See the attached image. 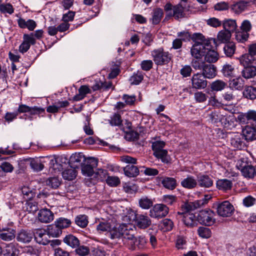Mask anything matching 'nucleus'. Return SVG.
Returning <instances> with one entry per match:
<instances>
[{"instance_id":"obj_4","label":"nucleus","mask_w":256,"mask_h":256,"mask_svg":"<svg viewBox=\"0 0 256 256\" xmlns=\"http://www.w3.org/2000/svg\"><path fill=\"white\" fill-rule=\"evenodd\" d=\"M237 166L245 178H252L254 176L256 173L254 168L248 164L247 160L244 158H242L238 161Z\"/></svg>"},{"instance_id":"obj_54","label":"nucleus","mask_w":256,"mask_h":256,"mask_svg":"<svg viewBox=\"0 0 256 256\" xmlns=\"http://www.w3.org/2000/svg\"><path fill=\"white\" fill-rule=\"evenodd\" d=\"M198 236L204 238H208L211 236L212 232L209 228L200 226L198 230Z\"/></svg>"},{"instance_id":"obj_30","label":"nucleus","mask_w":256,"mask_h":256,"mask_svg":"<svg viewBox=\"0 0 256 256\" xmlns=\"http://www.w3.org/2000/svg\"><path fill=\"white\" fill-rule=\"evenodd\" d=\"M18 24L20 28H27L30 30H33L36 26V24L34 20L30 19L26 21L24 19L21 18L18 20Z\"/></svg>"},{"instance_id":"obj_28","label":"nucleus","mask_w":256,"mask_h":256,"mask_svg":"<svg viewBox=\"0 0 256 256\" xmlns=\"http://www.w3.org/2000/svg\"><path fill=\"white\" fill-rule=\"evenodd\" d=\"M242 133L245 140L251 141L256 139V130L254 127L248 126H245Z\"/></svg>"},{"instance_id":"obj_47","label":"nucleus","mask_w":256,"mask_h":256,"mask_svg":"<svg viewBox=\"0 0 256 256\" xmlns=\"http://www.w3.org/2000/svg\"><path fill=\"white\" fill-rule=\"evenodd\" d=\"M236 46L233 42H227L224 47L225 54L228 57H232L235 52Z\"/></svg>"},{"instance_id":"obj_17","label":"nucleus","mask_w":256,"mask_h":256,"mask_svg":"<svg viewBox=\"0 0 256 256\" xmlns=\"http://www.w3.org/2000/svg\"><path fill=\"white\" fill-rule=\"evenodd\" d=\"M135 223L138 228L145 229L151 225L152 222L147 215L136 214L135 216Z\"/></svg>"},{"instance_id":"obj_52","label":"nucleus","mask_w":256,"mask_h":256,"mask_svg":"<svg viewBox=\"0 0 256 256\" xmlns=\"http://www.w3.org/2000/svg\"><path fill=\"white\" fill-rule=\"evenodd\" d=\"M46 184L51 188L56 189L60 185L61 180L58 177H50L46 180Z\"/></svg>"},{"instance_id":"obj_24","label":"nucleus","mask_w":256,"mask_h":256,"mask_svg":"<svg viewBox=\"0 0 256 256\" xmlns=\"http://www.w3.org/2000/svg\"><path fill=\"white\" fill-rule=\"evenodd\" d=\"M213 180L206 174L200 175L197 178V186L202 188H210L213 186Z\"/></svg>"},{"instance_id":"obj_31","label":"nucleus","mask_w":256,"mask_h":256,"mask_svg":"<svg viewBox=\"0 0 256 256\" xmlns=\"http://www.w3.org/2000/svg\"><path fill=\"white\" fill-rule=\"evenodd\" d=\"M241 72L242 77L246 79L253 78L256 76V66H244Z\"/></svg>"},{"instance_id":"obj_42","label":"nucleus","mask_w":256,"mask_h":256,"mask_svg":"<svg viewBox=\"0 0 256 256\" xmlns=\"http://www.w3.org/2000/svg\"><path fill=\"white\" fill-rule=\"evenodd\" d=\"M153 154L156 158L160 160L164 164H168L170 162V158L168 155V151L166 150L154 152L153 153Z\"/></svg>"},{"instance_id":"obj_37","label":"nucleus","mask_w":256,"mask_h":256,"mask_svg":"<svg viewBox=\"0 0 256 256\" xmlns=\"http://www.w3.org/2000/svg\"><path fill=\"white\" fill-rule=\"evenodd\" d=\"M184 8L180 4L174 6L172 12L168 13V16H174L176 20L184 17Z\"/></svg>"},{"instance_id":"obj_63","label":"nucleus","mask_w":256,"mask_h":256,"mask_svg":"<svg viewBox=\"0 0 256 256\" xmlns=\"http://www.w3.org/2000/svg\"><path fill=\"white\" fill-rule=\"evenodd\" d=\"M48 232L50 236L58 237L62 233V230L55 224L54 225L50 226L48 228Z\"/></svg>"},{"instance_id":"obj_44","label":"nucleus","mask_w":256,"mask_h":256,"mask_svg":"<svg viewBox=\"0 0 256 256\" xmlns=\"http://www.w3.org/2000/svg\"><path fill=\"white\" fill-rule=\"evenodd\" d=\"M76 168L70 166V168L66 169L62 173L63 178L68 180L74 179L77 174Z\"/></svg>"},{"instance_id":"obj_14","label":"nucleus","mask_w":256,"mask_h":256,"mask_svg":"<svg viewBox=\"0 0 256 256\" xmlns=\"http://www.w3.org/2000/svg\"><path fill=\"white\" fill-rule=\"evenodd\" d=\"M256 4V0H240L233 4L232 10L236 14H240L245 10L248 6Z\"/></svg>"},{"instance_id":"obj_12","label":"nucleus","mask_w":256,"mask_h":256,"mask_svg":"<svg viewBox=\"0 0 256 256\" xmlns=\"http://www.w3.org/2000/svg\"><path fill=\"white\" fill-rule=\"evenodd\" d=\"M206 52L204 54V60L208 63H214L216 62L218 59V54L214 50H212V46L210 45V41H208L206 43Z\"/></svg>"},{"instance_id":"obj_7","label":"nucleus","mask_w":256,"mask_h":256,"mask_svg":"<svg viewBox=\"0 0 256 256\" xmlns=\"http://www.w3.org/2000/svg\"><path fill=\"white\" fill-rule=\"evenodd\" d=\"M168 208L164 204H156L150 210V216L153 218H161L168 213Z\"/></svg>"},{"instance_id":"obj_2","label":"nucleus","mask_w":256,"mask_h":256,"mask_svg":"<svg viewBox=\"0 0 256 256\" xmlns=\"http://www.w3.org/2000/svg\"><path fill=\"white\" fill-rule=\"evenodd\" d=\"M122 162L130 164L124 168L126 176L130 178L136 177L139 174V170L136 166L134 165L136 163V158L129 156H124L120 157Z\"/></svg>"},{"instance_id":"obj_48","label":"nucleus","mask_w":256,"mask_h":256,"mask_svg":"<svg viewBox=\"0 0 256 256\" xmlns=\"http://www.w3.org/2000/svg\"><path fill=\"white\" fill-rule=\"evenodd\" d=\"M75 223L82 228H86L88 224V216L84 214L77 216L74 219Z\"/></svg>"},{"instance_id":"obj_43","label":"nucleus","mask_w":256,"mask_h":256,"mask_svg":"<svg viewBox=\"0 0 256 256\" xmlns=\"http://www.w3.org/2000/svg\"><path fill=\"white\" fill-rule=\"evenodd\" d=\"M240 60L244 66H252V64H254L256 58L254 56H251L248 52L242 55Z\"/></svg>"},{"instance_id":"obj_38","label":"nucleus","mask_w":256,"mask_h":256,"mask_svg":"<svg viewBox=\"0 0 256 256\" xmlns=\"http://www.w3.org/2000/svg\"><path fill=\"white\" fill-rule=\"evenodd\" d=\"M244 98L253 100L256 98V88L252 86H246L242 92Z\"/></svg>"},{"instance_id":"obj_11","label":"nucleus","mask_w":256,"mask_h":256,"mask_svg":"<svg viewBox=\"0 0 256 256\" xmlns=\"http://www.w3.org/2000/svg\"><path fill=\"white\" fill-rule=\"evenodd\" d=\"M23 38L24 40L18 48L19 52L22 54L26 52L30 49V45L34 44L36 42L32 33L30 34H24Z\"/></svg>"},{"instance_id":"obj_36","label":"nucleus","mask_w":256,"mask_h":256,"mask_svg":"<svg viewBox=\"0 0 256 256\" xmlns=\"http://www.w3.org/2000/svg\"><path fill=\"white\" fill-rule=\"evenodd\" d=\"M63 241L65 244L72 248H76L79 246L80 244L79 240L76 236L72 234L66 236L64 238Z\"/></svg>"},{"instance_id":"obj_60","label":"nucleus","mask_w":256,"mask_h":256,"mask_svg":"<svg viewBox=\"0 0 256 256\" xmlns=\"http://www.w3.org/2000/svg\"><path fill=\"white\" fill-rule=\"evenodd\" d=\"M112 225L108 222H100L96 226V229L98 231L102 232H107L108 234L110 232V230L112 228Z\"/></svg>"},{"instance_id":"obj_50","label":"nucleus","mask_w":256,"mask_h":256,"mask_svg":"<svg viewBox=\"0 0 256 256\" xmlns=\"http://www.w3.org/2000/svg\"><path fill=\"white\" fill-rule=\"evenodd\" d=\"M164 12L162 9L156 8L154 11L152 18V23L154 24H158L163 16Z\"/></svg>"},{"instance_id":"obj_57","label":"nucleus","mask_w":256,"mask_h":256,"mask_svg":"<svg viewBox=\"0 0 256 256\" xmlns=\"http://www.w3.org/2000/svg\"><path fill=\"white\" fill-rule=\"evenodd\" d=\"M30 166L32 170L37 172L42 170L44 168L41 160L38 159L32 160L30 162Z\"/></svg>"},{"instance_id":"obj_23","label":"nucleus","mask_w":256,"mask_h":256,"mask_svg":"<svg viewBox=\"0 0 256 256\" xmlns=\"http://www.w3.org/2000/svg\"><path fill=\"white\" fill-rule=\"evenodd\" d=\"M124 224H122L118 226H112L108 236L112 240L122 239V234L124 230Z\"/></svg>"},{"instance_id":"obj_56","label":"nucleus","mask_w":256,"mask_h":256,"mask_svg":"<svg viewBox=\"0 0 256 256\" xmlns=\"http://www.w3.org/2000/svg\"><path fill=\"white\" fill-rule=\"evenodd\" d=\"M206 62L200 60V58H196L192 60V66L196 70H202Z\"/></svg>"},{"instance_id":"obj_27","label":"nucleus","mask_w":256,"mask_h":256,"mask_svg":"<svg viewBox=\"0 0 256 256\" xmlns=\"http://www.w3.org/2000/svg\"><path fill=\"white\" fill-rule=\"evenodd\" d=\"M16 238V230L12 228L2 229L0 232V238L4 241H11Z\"/></svg>"},{"instance_id":"obj_22","label":"nucleus","mask_w":256,"mask_h":256,"mask_svg":"<svg viewBox=\"0 0 256 256\" xmlns=\"http://www.w3.org/2000/svg\"><path fill=\"white\" fill-rule=\"evenodd\" d=\"M206 45L203 44H195L191 49L192 55L195 58H201L204 56Z\"/></svg>"},{"instance_id":"obj_33","label":"nucleus","mask_w":256,"mask_h":256,"mask_svg":"<svg viewBox=\"0 0 256 256\" xmlns=\"http://www.w3.org/2000/svg\"><path fill=\"white\" fill-rule=\"evenodd\" d=\"M229 86L232 90H242L244 84V80L240 76L234 78L229 82Z\"/></svg>"},{"instance_id":"obj_32","label":"nucleus","mask_w":256,"mask_h":256,"mask_svg":"<svg viewBox=\"0 0 256 256\" xmlns=\"http://www.w3.org/2000/svg\"><path fill=\"white\" fill-rule=\"evenodd\" d=\"M91 93V90L86 85H82L78 89V94L74 96L72 100L74 101H79L83 100L86 95Z\"/></svg>"},{"instance_id":"obj_25","label":"nucleus","mask_w":256,"mask_h":256,"mask_svg":"<svg viewBox=\"0 0 256 256\" xmlns=\"http://www.w3.org/2000/svg\"><path fill=\"white\" fill-rule=\"evenodd\" d=\"M244 140L242 136L237 134L231 138L230 144L235 149L242 150L246 146Z\"/></svg>"},{"instance_id":"obj_6","label":"nucleus","mask_w":256,"mask_h":256,"mask_svg":"<svg viewBox=\"0 0 256 256\" xmlns=\"http://www.w3.org/2000/svg\"><path fill=\"white\" fill-rule=\"evenodd\" d=\"M234 206L228 201H224L218 204L216 212L222 217L230 216L234 212Z\"/></svg>"},{"instance_id":"obj_16","label":"nucleus","mask_w":256,"mask_h":256,"mask_svg":"<svg viewBox=\"0 0 256 256\" xmlns=\"http://www.w3.org/2000/svg\"><path fill=\"white\" fill-rule=\"evenodd\" d=\"M136 232V228L134 226L131 224H124V230L122 234V240H130L135 244L136 240L135 237V234Z\"/></svg>"},{"instance_id":"obj_46","label":"nucleus","mask_w":256,"mask_h":256,"mask_svg":"<svg viewBox=\"0 0 256 256\" xmlns=\"http://www.w3.org/2000/svg\"><path fill=\"white\" fill-rule=\"evenodd\" d=\"M232 36L230 32L224 30L220 31L217 35V39L220 42L225 43L229 41Z\"/></svg>"},{"instance_id":"obj_8","label":"nucleus","mask_w":256,"mask_h":256,"mask_svg":"<svg viewBox=\"0 0 256 256\" xmlns=\"http://www.w3.org/2000/svg\"><path fill=\"white\" fill-rule=\"evenodd\" d=\"M192 87L196 90H202L208 86V81L200 73L194 74L191 78Z\"/></svg>"},{"instance_id":"obj_41","label":"nucleus","mask_w":256,"mask_h":256,"mask_svg":"<svg viewBox=\"0 0 256 256\" xmlns=\"http://www.w3.org/2000/svg\"><path fill=\"white\" fill-rule=\"evenodd\" d=\"M227 86V83L221 80L214 81L210 84V88L212 91H222Z\"/></svg>"},{"instance_id":"obj_61","label":"nucleus","mask_w":256,"mask_h":256,"mask_svg":"<svg viewBox=\"0 0 256 256\" xmlns=\"http://www.w3.org/2000/svg\"><path fill=\"white\" fill-rule=\"evenodd\" d=\"M110 124L112 126H120L122 125V120L118 114H114L109 120Z\"/></svg>"},{"instance_id":"obj_29","label":"nucleus","mask_w":256,"mask_h":256,"mask_svg":"<svg viewBox=\"0 0 256 256\" xmlns=\"http://www.w3.org/2000/svg\"><path fill=\"white\" fill-rule=\"evenodd\" d=\"M222 102H224V106L232 105L236 101V95L232 91H227L222 94Z\"/></svg>"},{"instance_id":"obj_21","label":"nucleus","mask_w":256,"mask_h":256,"mask_svg":"<svg viewBox=\"0 0 256 256\" xmlns=\"http://www.w3.org/2000/svg\"><path fill=\"white\" fill-rule=\"evenodd\" d=\"M182 215V221L188 228H193L198 225V216L192 212H185Z\"/></svg>"},{"instance_id":"obj_40","label":"nucleus","mask_w":256,"mask_h":256,"mask_svg":"<svg viewBox=\"0 0 256 256\" xmlns=\"http://www.w3.org/2000/svg\"><path fill=\"white\" fill-rule=\"evenodd\" d=\"M223 76L226 78H232L234 76V68L232 64H224L221 70Z\"/></svg>"},{"instance_id":"obj_3","label":"nucleus","mask_w":256,"mask_h":256,"mask_svg":"<svg viewBox=\"0 0 256 256\" xmlns=\"http://www.w3.org/2000/svg\"><path fill=\"white\" fill-rule=\"evenodd\" d=\"M215 213L210 209H205L200 210L198 215V220L202 224L206 226L213 225L216 220Z\"/></svg>"},{"instance_id":"obj_5","label":"nucleus","mask_w":256,"mask_h":256,"mask_svg":"<svg viewBox=\"0 0 256 256\" xmlns=\"http://www.w3.org/2000/svg\"><path fill=\"white\" fill-rule=\"evenodd\" d=\"M98 160L94 158H87L82 165V172L84 175L88 176H92L94 172V168L98 166Z\"/></svg>"},{"instance_id":"obj_20","label":"nucleus","mask_w":256,"mask_h":256,"mask_svg":"<svg viewBox=\"0 0 256 256\" xmlns=\"http://www.w3.org/2000/svg\"><path fill=\"white\" fill-rule=\"evenodd\" d=\"M38 220L43 223H49L54 219L53 212L48 208L40 210L38 215Z\"/></svg>"},{"instance_id":"obj_39","label":"nucleus","mask_w":256,"mask_h":256,"mask_svg":"<svg viewBox=\"0 0 256 256\" xmlns=\"http://www.w3.org/2000/svg\"><path fill=\"white\" fill-rule=\"evenodd\" d=\"M222 26L224 30L231 34L236 32L237 28L236 20L231 19L224 20L222 22Z\"/></svg>"},{"instance_id":"obj_64","label":"nucleus","mask_w":256,"mask_h":256,"mask_svg":"<svg viewBox=\"0 0 256 256\" xmlns=\"http://www.w3.org/2000/svg\"><path fill=\"white\" fill-rule=\"evenodd\" d=\"M165 145L166 143L164 141H156L152 143V148L154 152H158L164 150V148Z\"/></svg>"},{"instance_id":"obj_45","label":"nucleus","mask_w":256,"mask_h":256,"mask_svg":"<svg viewBox=\"0 0 256 256\" xmlns=\"http://www.w3.org/2000/svg\"><path fill=\"white\" fill-rule=\"evenodd\" d=\"M139 206L142 209L148 210L153 205V201L146 196L142 197L138 200Z\"/></svg>"},{"instance_id":"obj_10","label":"nucleus","mask_w":256,"mask_h":256,"mask_svg":"<svg viewBox=\"0 0 256 256\" xmlns=\"http://www.w3.org/2000/svg\"><path fill=\"white\" fill-rule=\"evenodd\" d=\"M33 234L30 230L22 229L16 234V240L22 244H28L30 242L33 237Z\"/></svg>"},{"instance_id":"obj_34","label":"nucleus","mask_w":256,"mask_h":256,"mask_svg":"<svg viewBox=\"0 0 256 256\" xmlns=\"http://www.w3.org/2000/svg\"><path fill=\"white\" fill-rule=\"evenodd\" d=\"M232 182L228 179H220L216 181V186L219 190L226 191L232 188Z\"/></svg>"},{"instance_id":"obj_19","label":"nucleus","mask_w":256,"mask_h":256,"mask_svg":"<svg viewBox=\"0 0 256 256\" xmlns=\"http://www.w3.org/2000/svg\"><path fill=\"white\" fill-rule=\"evenodd\" d=\"M86 159L84 156L81 152L74 154L70 158V166L73 168H78L80 166H82V162Z\"/></svg>"},{"instance_id":"obj_13","label":"nucleus","mask_w":256,"mask_h":256,"mask_svg":"<svg viewBox=\"0 0 256 256\" xmlns=\"http://www.w3.org/2000/svg\"><path fill=\"white\" fill-rule=\"evenodd\" d=\"M204 200H197L194 202H184L181 206L182 212H178V214H182L185 212H191V211L194 210L200 206L204 205Z\"/></svg>"},{"instance_id":"obj_18","label":"nucleus","mask_w":256,"mask_h":256,"mask_svg":"<svg viewBox=\"0 0 256 256\" xmlns=\"http://www.w3.org/2000/svg\"><path fill=\"white\" fill-rule=\"evenodd\" d=\"M200 74L205 78L212 79L217 75V68L212 64H206Z\"/></svg>"},{"instance_id":"obj_59","label":"nucleus","mask_w":256,"mask_h":256,"mask_svg":"<svg viewBox=\"0 0 256 256\" xmlns=\"http://www.w3.org/2000/svg\"><path fill=\"white\" fill-rule=\"evenodd\" d=\"M6 251L8 256H18L19 254V250L15 246V245L10 243L8 244Z\"/></svg>"},{"instance_id":"obj_62","label":"nucleus","mask_w":256,"mask_h":256,"mask_svg":"<svg viewBox=\"0 0 256 256\" xmlns=\"http://www.w3.org/2000/svg\"><path fill=\"white\" fill-rule=\"evenodd\" d=\"M249 37V34L242 31H236V39L240 42H246Z\"/></svg>"},{"instance_id":"obj_9","label":"nucleus","mask_w":256,"mask_h":256,"mask_svg":"<svg viewBox=\"0 0 256 256\" xmlns=\"http://www.w3.org/2000/svg\"><path fill=\"white\" fill-rule=\"evenodd\" d=\"M36 241L39 244L46 245L50 243V236L48 232L43 229H37L34 232Z\"/></svg>"},{"instance_id":"obj_53","label":"nucleus","mask_w":256,"mask_h":256,"mask_svg":"<svg viewBox=\"0 0 256 256\" xmlns=\"http://www.w3.org/2000/svg\"><path fill=\"white\" fill-rule=\"evenodd\" d=\"M71 223L70 220L64 218H60L55 222V224L61 230L69 227Z\"/></svg>"},{"instance_id":"obj_26","label":"nucleus","mask_w":256,"mask_h":256,"mask_svg":"<svg viewBox=\"0 0 256 256\" xmlns=\"http://www.w3.org/2000/svg\"><path fill=\"white\" fill-rule=\"evenodd\" d=\"M180 184L185 188L192 190L197 187V180L194 176L189 175L182 180Z\"/></svg>"},{"instance_id":"obj_55","label":"nucleus","mask_w":256,"mask_h":256,"mask_svg":"<svg viewBox=\"0 0 256 256\" xmlns=\"http://www.w3.org/2000/svg\"><path fill=\"white\" fill-rule=\"evenodd\" d=\"M75 253L78 256H86L90 254V248L86 246H80L75 248Z\"/></svg>"},{"instance_id":"obj_58","label":"nucleus","mask_w":256,"mask_h":256,"mask_svg":"<svg viewBox=\"0 0 256 256\" xmlns=\"http://www.w3.org/2000/svg\"><path fill=\"white\" fill-rule=\"evenodd\" d=\"M25 210L29 213L34 214L38 210V208L36 202H27L25 204Z\"/></svg>"},{"instance_id":"obj_35","label":"nucleus","mask_w":256,"mask_h":256,"mask_svg":"<svg viewBox=\"0 0 256 256\" xmlns=\"http://www.w3.org/2000/svg\"><path fill=\"white\" fill-rule=\"evenodd\" d=\"M162 184L164 187L170 190H174L177 186L176 180L171 177H164L162 180Z\"/></svg>"},{"instance_id":"obj_1","label":"nucleus","mask_w":256,"mask_h":256,"mask_svg":"<svg viewBox=\"0 0 256 256\" xmlns=\"http://www.w3.org/2000/svg\"><path fill=\"white\" fill-rule=\"evenodd\" d=\"M151 56L154 64L158 66L168 64L172 58V54L165 51L163 48L154 49L151 52Z\"/></svg>"},{"instance_id":"obj_49","label":"nucleus","mask_w":256,"mask_h":256,"mask_svg":"<svg viewBox=\"0 0 256 256\" xmlns=\"http://www.w3.org/2000/svg\"><path fill=\"white\" fill-rule=\"evenodd\" d=\"M22 193L24 198L26 200H30L35 196L34 190L28 186L22 188Z\"/></svg>"},{"instance_id":"obj_15","label":"nucleus","mask_w":256,"mask_h":256,"mask_svg":"<svg viewBox=\"0 0 256 256\" xmlns=\"http://www.w3.org/2000/svg\"><path fill=\"white\" fill-rule=\"evenodd\" d=\"M238 120L242 124H256V111L250 110L246 112L241 113L238 116Z\"/></svg>"},{"instance_id":"obj_51","label":"nucleus","mask_w":256,"mask_h":256,"mask_svg":"<svg viewBox=\"0 0 256 256\" xmlns=\"http://www.w3.org/2000/svg\"><path fill=\"white\" fill-rule=\"evenodd\" d=\"M143 79V72L140 71H138L136 73H134L130 78V81L132 84H138Z\"/></svg>"}]
</instances>
